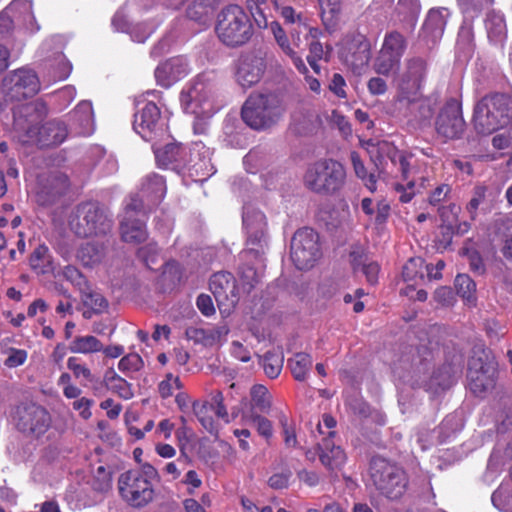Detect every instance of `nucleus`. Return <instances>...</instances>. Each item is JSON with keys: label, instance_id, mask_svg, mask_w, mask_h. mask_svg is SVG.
<instances>
[{"label": "nucleus", "instance_id": "1", "mask_svg": "<svg viewBox=\"0 0 512 512\" xmlns=\"http://www.w3.org/2000/svg\"><path fill=\"white\" fill-rule=\"evenodd\" d=\"M71 230L79 237H96L82 248V256H101L112 251L114 239L110 236L113 220L98 202L78 204L70 218Z\"/></svg>", "mask_w": 512, "mask_h": 512}, {"label": "nucleus", "instance_id": "2", "mask_svg": "<svg viewBox=\"0 0 512 512\" xmlns=\"http://www.w3.org/2000/svg\"><path fill=\"white\" fill-rule=\"evenodd\" d=\"M47 113V105L41 100L20 105L13 111V127L40 148L56 147L67 138V125L61 120L53 119L39 128L35 127L34 124L41 121Z\"/></svg>", "mask_w": 512, "mask_h": 512}, {"label": "nucleus", "instance_id": "3", "mask_svg": "<svg viewBox=\"0 0 512 512\" xmlns=\"http://www.w3.org/2000/svg\"><path fill=\"white\" fill-rule=\"evenodd\" d=\"M157 479L158 471L150 463L125 471L117 481L119 496L130 507L143 508L154 500Z\"/></svg>", "mask_w": 512, "mask_h": 512}, {"label": "nucleus", "instance_id": "4", "mask_svg": "<svg viewBox=\"0 0 512 512\" xmlns=\"http://www.w3.org/2000/svg\"><path fill=\"white\" fill-rule=\"evenodd\" d=\"M512 118V100L503 93L482 97L475 105L473 125L478 134L490 135L506 126Z\"/></svg>", "mask_w": 512, "mask_h": 512}, {"label": "nucleus", "instance_id": "5", "mask_svg": "<svg viewBox=\"0 0 512 512\" xmlns=\"http://www.w3.org/2000/svg\"><path fill=\"white\" fill-rule=\"evenodd\" d=\"M346 182V169L334 159H320L310 164L304 175L303 184L311 192L332 196L340 192Z\"/></svg>", "mask_w": 512, "mask_h": 512}, {"label": "nucleus", "instance_id": "6", "mask_svg": "<svg viewBox=\"0 0 512 512\" xmlns=\"http://www.w3.org/2000/svg\"><path fill=\"white\" fill-rule=\"evenodd\" d=\"M217 92L215 76L208 73L200 74L187 91H182L181 106L186 113L197 118L210 117L219 109Z\"/></svg>", "mask_w": 512, "mask_h": 512}, {"label": "nucleus", "instance_id": "7", "mask_svg": "<svg viewBox=\"0 0 512 512\" xmlns=\"http://www.w3.org/2000/svg\"><path fill=\"white\" fill-rule=\"evenodd\" d=\"M284 111L282 100L276 94H251L243 104L241 117L250 128L266 130L279 122Z\"/></svg>", "mask_w": 512, "mask_h": 512}, {"label": "nucleus", "instance_id": "8", "mask_svg": "<svg viewBox=\"0 0 512 512\" xmlns=\"http://www.w3.org/2000/svg\"><path fill=\"white\" fill-rule=\"evenodd\" d=\"M215 31L223 44L228 47H239L250 40L253 26L242 7L231 4L218 13Z\"/></svg>", "mask_w": 512, "mask_h": 512}, {"label": "nucleus", "instance_id": "9", "mask_svg": "<svg viewBox=\"0 0 512 512\" xmlns=\"http://www.w3.org/2000/svg\"><path fill=\"white\" fill-rule=\"evenodd\" d=\"M429 72L426 58L422 56L408 57L404 61L403 68L394 78L397 89V100L410 99L417 96L422 89Z\"/></svg>", "mask_w": 512, "mask_h": 512}, {"label": "nucleus", "instance_id": "10", "mask_svg": "<svg viewBox=\"0 0 512 512\" xmlns=\"http://www.w3.org/2000/svg\"><path fill=\"white\" fill-rule=\"evenodd\" d=\"M407 48L406 38L398 31L386 33L382 46L373 60L374 72L382 76L395 75Z\"/></svg>", "mask_w": 512, "mask_h": 512}, {"label": "nucleus", "instance_id": "11", "mask_svg": "<svg viewBox=\"0 0 512 512\" xmlns=\"http://www.w3.org/2000/svg\"><path fill=\"white\" fill-rule=\"evenodd\" d=\"M243 226L246 231V251L261 256L269 252V237L265 214L252 207H245Z\"/></svg>", "mask_w": 512, "mask_h": 512}, {"label": "nucleus", "instance_id": "12", "mask_svg": "<svg viewBox=\"0 0 512 512\" xmlns=\"http://www.w3.org/2000/svg\"><path fill=\"white\" fill-rule=\"evenodd\" d=\"M3 89L8 99L21 101L35 96L40 91V81L34 70L19 68L5 76Z\"/></svg>", "mask_w": 512, "mask_h": 512}, {"label": "nucleus", "instance_id": "13", "mask_svg": "<svg viewBox=\"0 0 512 512\" xmlns=\"http://www.w3.org/2000/svg\"><path fill=\"white\" fill-rule=\"evenodd\" d=\"M370 473L375 486L387 497L397 498L405 490L403 473L384 459H374Z\"/></svg>", "mask_w": 512, "mask_h": 512}, {"label": "nucleus", "instance_id": "14", "mask_svg": "<svg viewBox=\"0 0 512 512\" xmlns=\"http://www.w3.org/2000/svg\"><path fill=\"white\" fill-rule=\"evenodd\" d=\"M13 422L23 433L40 437L50 426V415L41 406L30 403L20 404L13 412Z\"/></svg>", "mask_w": 512, "mask_h": 512}, {"label": "nucleus", "instance_id": "15", "mask_svg": "<svg viewBox=\"0 0 512 512\" xmlns=\"http://www.w3.org/2000/svg\"><path fill=\"white\" fill-rule=\"evenodd\" d=\"M209 287L223 316L231 314L240 299L241 289L235 277L226 271L217 272L210 278Z\"/></svg>", "mask_w": 512, "mask_h": 512}, {"label": "nucleus", "instance_id": "16", "mask_svg": "<svg viewBox=\"0 0 512 512\" xmlns=\"http://www.w3.org/2000/svg\"><path fill=\"white\" fill-rule=\"evenodd\" d=\"M465 127L461 103L454 98L449 99L436 117L437 135L445 141L459 139L463 135Z\"/></svg>", "mask_w": 512, "mask_h": 512}, {"label": "nucleus", "instance_id": "17", "mask_svg": "<svg viewBox=\"0 0 512 512\" xmlns=\"http://www.w3.org/2000/svg\"><path fill=\"white\" fill-rule=\"evenodd\" d=\"M69 187V177L64 172L50 171L39 179L36 202L40 206H52L68 191Z\"/></svg>", "mask_w": 512, "mask_h": 512}, {"label": "nucleus", "instance_id": "18", "mask_svg": "<svg viewBox=\"0 0 512 512\" xmlns=\"http://www.w3.org/2000/svg\"><path fill=\"white\" fill-rule=\"evenodd\" d=\"M133 128L144 140L152 141L163 131L161 112L153 102H146L134 114Z\"/></svg>", "mask_w": 512, "mask_h": 512}, {"label": "nucleus", "instance_id": "19", "mask_svg": "<svg viewBox=\"0 0 512 512\" xmlns=\"http://www.w3.org/2000/svg\"><path fill=\"white\" fill-rule=\"evenodd\" d=\"M266 70L265 59L256 52L245 53L240 56L235 78L243 88H250L257 84Z\"/></svg>", "mask_w": 512, "mask_h": 512}, {"label": "nucleus", "instance_id": "20", "mask_svg": "<svg viewBox=\"0 0 512 512\" xmlns=\"http://www.w3.org/2000/svg\"><path fill=\"white\" fill-rule=\"evenodd\" d=\"M291 256H316L322 252L320 237L312 228H302L295 232L290 244Z\"/></svg>", "mask_w": 512, "mask_h": 512}, {"label": "nucleus", "instance_id": "21", "mask_svg": "<svg viewBox=\"0 0 512 512\" xmlns=\"http://www.w3.org/2000/svg\"><path fill=\"white\" fill-rule=\"evenodd\" d=\"M188 73V64L185 59L175 57L160 64L155 69V78L162 87H170Z\"/></svg>", "mask_w": 512, "mask_h": 512}, {"label": "nucleus", "instance_id": "22", "mask_svg": "<svg viewBox=\"0 0 512 512\" xmlns=\"http://www.w3.org/2000/svg\"><path fill=\"white\" fill-rule=\"evenodd\" d=\"M450 12L447 8H433L428 12L422 28V37L435 44L441 39Z\"/></svg>", "mask_w": 512, "mask_h": 512}, {"label": "nucleus", "instance_id": "23", "mask_svg": "<svg viewBox=\"0 0 512 512\" xmlns=\"http://www.w3.org/2000/svg\"><path fill=\"white\" fill-rule=\"evenodd\" d=\"M229 333L227 325L209 328H191L187 330V336L196 343L206 347L220 346L226 341Z\"/></svg>", "mask_w": 512, "mask_h": 512}, {"label": "nucleus", "instance_id": "24", "mask_svg": "<svg viewBox=\"0 0 512 512\" xmlns=\"http://www.w3.org/2000/svg\"><path fill=\"white\" fill-rule=\"evenodd\" d=\"M432 370V358L430 352H425V356L419 353L413 356L410 369L407 375H399L404 381L410 382L413 386L426 385Z\"/></svg>", "mask_w": 512, "mask_h": 512}, {"label": "nucleus", "instance_id": "25", "mask_svg": "<svg viewBox=\"0 0 512 512\" xmlns=\"http://www.w3.org/2000/svg\"><path fill=\"white\" fill-rule=\"evenodd\" d=\"M347 61L355 71H361L371 59V43L363 35H357L351 40Z\"/></svg>", "mask_w": 512, "mask_h": 512}, {"label": "nucleus", "instance_id": "26", "mask_svg": "<svg viewBox=\"0 0 512 512\" xmlns=\"http://www.w3.org/2000/svg\"><path fill=\"white\" fill-rule=\"evenodd\" d=\"M382 153H386L393 164L399 165L402 177L407 179L410 173L409 157H407L403 152L398 151L395 147L383 142L378 144L377 154L371 156L378 169L380 168V165H382Z\"/></svg>", "mask_w": 512, "mask_h": 512}, {"label": "nucleus", "instance_id": "27", "mask_svg": "<svg viewBox=\"0 0 512 512\" xmlns=\"http://www.w3.org/2000/svg\"><path fill=\"white\" fill-rule=\"evenodd\" d=\"M271 31L273 33V36L278 44V46L281 48L282 52L287 55L293 62L296 69L302 73L307 74L308 68L305 65L303 59L301 56H299L294 49L292 48L289 39L286 35V32L281 27V25L278 22H272L271 23Z\"/></svg>", "mask_w": 512, "mask_h": 512}, {"label": "nucleus", "instance_id": "28", "mask_svg": "<svg viewBox=\"0 0 512 512\" xmlns=\"http://www.w3.org/2000/svg\"><path fill=\"white\" fill-rule=\"evenodd\" d=\"M321 463L329 469H336L345 462V453L340 446L334 445L329 438H322L317 443Z\"/></svg>", "mask_w": 512, "mask_h": 512}, {"label": "nucleus", "instance_id": "29", "mask_svg": "<svg viewBox=\"0 0 512 512\" xmlns=\"http://www.w3.org/2000/svg\"><path fill=\"white\" fill-rule=\"evenodd\" d=\"M459 208L455 204H451L447 207L439 208L442 225L440 226L441 236L438 238L436 247L439 253H444L447 248L451 245L453 234L455 233L454 225L449 220L448 213L456 216Z\"/></svg>", "mask_w": 512, "mask_h": 512}, {"label": "nucleus", "instance_id": "30", "mask_svg": "<svg viewBox=\"0 0 512 512\" xmlns=\"http://www.w3.org/2000/svg\"><path fill=\"white\" fill-rule=\"evenodd\" d=\"M120 233L124 242L135 245L147 238L144 222L135 217H123L120 222Z\"/></svg>", "mask_w": 512, "mask_h": 512}, {"label": "nucleus", "instance_id": "31", "mask_svg": "<svg viewBox=\"0 0 512 512\" xmlns=\"http://www.w3.org/2000/svg\"><path fill=\"white\" fill-rule=\"evenodd\" d=\"M166 192L165 181L163 177L157 174H151L144 178L140 194L152 205H157Z\"/></svg>", "mask_w": 512, "mask_h": 512}, {"label": "nucleus", "instance_id": "32", "mask_svg": "<svg viewBox=\"0 0 512 512\" xmlns=\"http://www.w3.org/2000/svg\"><path fill=\"white\" fill-rule=\"evenodd\" d=\"M90 486L94 496L91 500L84 502V505H92L99 501L102 495L108 493L112 488V475L109 470L103 466H99L90 481Z\"/></svg>", "mask_w": 512, "mask_h": 512}, {"label": "nucleus", "instance_id": "33", "mask_svg": "<svg viewBox=\"0 0 512 512\" xmlns=\"http://www.w3.org/2000/svg\"><path fill=\"white\" fill-rule=\"evenodd\" d=\"M69 350L76 354L98 353L103 350V344L93 335H79L71 340Z\"/></svg>", "mask_w": 512, "mask_h": 512}, {"label": "nucleus", "instance_id": "34", "mask_svg": "<svg viewBox=\"0 0 512 512\" xmlns=\"http://www.w3.org/2000/svg\"><path fill=\"white\" fill-rule=\"evenodd\" d=\"M403 101H407L411 120H414L417 124H426L431 119L433 109L427 100L417 99L416 96H412L410 99H403Z\"/></svg>", "mask_w": 512, "mask_h": 512}, {"label": "nucleus", "instance_id": "35", "mask_svg": "<svg viewBox=\"0 0 512 512\" xmlns=\"http://www.w3.org/2000/svg\"><path fill=\"white\" fill-rule=\"evenodd\" d=\"M192 407L195 416L203 428L210 433H214L217 430L214 418V405L206 401H195Z\"/></svg>", "mask_w": 512, "mask_h": 512}, {"label": "nucleus", "instance_id": "36", "mask_svg": "<svg viewBox=\"0 0 512 512\" xmlns=\"http://www.w3.org/2000/svg\"><path fill=\"white\" fill-rule=\"evenodd\" d=\"M82 293V302L89 309L83 313L85 318H91L92 313L100 314L107 309L108 302L100 293L90 291L88 287Z\"/></svg>", "mask_w": 512, "mask_h": 512}, {"label": "nucleus", "instance_id": "37", "mask_svg": "<svg viewBox=\"0 0 512 512\" xmlns=\"http://www.w3.org/2000/svg\"><path fill=\"white\" fill-rule=\"evenodd\" d=\"M284 363V355L281 349L274 348L267 353L262 358V366L265 374L270 378H276L282 368Z\"/></svg>", "mask_w": 512, "mask_h": 512}, {"label": "nucleus", "instance_id": "38", "mask_svg": "<svg viewBox=\"0 0 512 512\" xmlns=\"http://www.w3.org/2000/svg\"><path fill=\"white\" fill-rule=\"evenodd\" d=\"M292 375L298 381H304L311 369L312 358L306 353H297L288 360Z\"/></svg>", "mask_w": 512, "mask_h": 512}, {"label": "nucleus", "instance_id": "39", "mask_svg": "<svg viewBox=\"0 0 512 512\" xmlns=\"http://www.w3.org/2000/svg\"><path fill=\"white\" fill-rule=\"evenodd\" d=\"M488 37L492 41H502L506 36L504 17L496 12H490L485 21Z\"/></svg>", "mask_w": 512, "mask_h": 512}, {"label": "nucleus", "instance_id": "40", "mask_svg": "<svg viewBox=\"0 0 512 512\" xmlns=\"http://www.w3.org/2000/svg\"><path fill=\"white\" fill-rule=\"evenodd\" d=\"M419 0H398L394 13L399 21L414 22L420 13Z\"/></svg>", "mask_w": 512, "mask_h": 512}, {"label": "nucleus", "instance_id": "41", "mask_svg": "<svg viewBox=\"0 0 512 512\" xmlns=\"http://www.w3.org/2000/svg\"><path fill=\"white\" fill-rule=\"evenodd\" d=\"M350 160L352 162L355 175L364 182L365 186L371 192H375L377 189L376 177L372 173H370V174L367 173L366 167H365L363 161L361 160L358 152L352 151L350 153Z\"/></svg>", "mask_w": 512, "mask_h": 512}, {"label": "nucleus", "instance_id": "42", "mask_svg": "<svg viewBox=\"0 0 512 512\" xmlns=\"http://www.w3.org/2000/svg\"><path fill=\"white\" fill-rule=\"evenodd\" d=\"M455 287L457 293L466 301L470 306L475 305V289L474 281L466 274H458L455 279Z\"/></svg>", "mask_w": 512, "mask_h": 512}, {"label": "nucleus", "instance_id": "43", "mask_svg": "<svg viewBox=\"0 0 512 512\" xmlns=\"http://www.w3.org/2000/svg\"><path fill=\"white\" fill-rule=\"evenodd\" d=\"M182 147L178 144H167L163 149L156 151V159L160 165L168 166L181 161Z\"/></svg>", "mask_w": 512, "mask_h": 512}, {"label": "nucleus", "instance_id": "44", "mask_svg": "<svg viewBox=\"0 0 512 512\" xmlns=\"http://www.w3.org/2000/svg\"><path fill=\"white\" fill-rule=\"evenodd\" d=\"M325 25L333 24L342 10V0H318Z\"/></svg>", "mask_w": 512, "mask_h": 512}, {"label": "nucleus", "instance_id": "45", "mask_svg": "<svg viewBox=\"0 0 512 512\" xmlns=\"http://www.w3.org/2000/svg\"><path fill=\"white\" fill-rule=\"evenodd\" d=\"M402 275L405 281H411L417 277L424 278L425 258H409L403 266Z\"/></svg>", "mask_w": 512, "mask_h": 512}, {"label": "nucleus", "instance_id": "46", "mask_svg": "<svg viewBox=\"0 0 512 512\" xmlns=\"http://www.w3.org/2000/svg\"><path fill=\"white\" fill-rule=\"evenodd\" d=\"M246 423L253 425L258 434L264 437L266 440H269L273 436V426L272 422L264 416L258 414H251L246 419Z\"/></svg>", "mask_w": 512, "mask_h": 512}, {"label": "nucleus", "instance_id": "47", "mask_svg": "<svg viewBox=\"0 0 512 512\" xmlns=\"http://www.w3.org/2000/svg\"><path fill=\"white\" fill-rule=\"evenodd\" d=\"M72 118L82 127H88L93 118V108L89 101L80 102L71 114Z\"/></svg>", "mask_w": 512, "mask_h": 512}, {"label": "nucleus", "instance_id": "48", "mask_svg": "<svg viewBox=\"0 0 512 512\" xmlns=\"http://www.w3.org/2000/svg\"><path fill=\"white\" fill-rule=\"evenodd\" d=\"M251 398L253 405L261 411L270 407L271 396L267 388L263 385H254L251 388Z\"/></svg>", "mask_w": 512, "mask_h": 512}, {"label": "nucleus", "instance_id": "49", "mask_svg": "<svg viewBox=\"0 0 512 512\" xmlns=\"http://www.w3.org/2000/svg\"><path fill=\"white\" fill-rule=\"evenodd\" d=\"M29 265L37 274L60 275L51 258H29Z\"/></svg>", "mask_w": 512, "mask_h": 512}, {"label": "nucleus", "instance_id": "50", "mask_svg": "<svg viewBox=\"0 0 512 512\" xmlns=\"http://www.w3.org/2000/svg\"><path fill=\"white\" fill-rule=\"evenodd\" d=\"M144 362L137 353H130L122 357L118 363V369L122 372L131 373L141 370Z\"/></svg>", "mask_w": 512, "mask_h": 512}, {"label": "nucleus", "instance_id": "51", "mask_svg": "<svg viewBox=\"0 0 512 512\" xmlns=\"http://www.w3.org/2000/svg\"><path fill=\"white\" fill-rule=\"evenodd\" d=\"M472 365H473V363H470L469 371H468V379L470 381L469 385H470V389L474 393H479V392L486 390L489 386V383L487 382V380L485 378L484 371H482L483 368L481 367V371H476V370L474 371L472 368Z\"/></svg>", "mask_w": 512, "mask_h": 512}, {"label": "nucleus", "instance_id": "52", "mask_svg": "<svg viewBox=\"0 0 512 512\" xmlns=\"http://www.w3.org/2000/svg\"><path fill=\"white\" fill-rule=\"evenodd\" d=\"M67 368L73 372L74 377L78 380H92L91 370L76 357L68 358Z\"/></svg>", "mask_w": 512, "mask_h": 512}, {"label": "nucleus", "instance_id": "53", "mask_svg": "<svg viewBox=\"0 0 512 512\" xmlns=\"http://www.w3.org/2000/svg\"><path fill=\"white\" fill-rule=\"evenodd\" d=\"M462 12L470 17L478 15L493 0H457Z\"/></svg>", "mask_w": 512, "mask_h": 512}, {"label": "nucleus", "instance_id": "54", "mask_svg": "<svg viewBox=\"0 0 512 512\" xmlns=\"http://www.w3.org/2000/svg\"><path fill=\"white\" fill-rule=\"evenodd\" d=\"M60 274H63L64 278L70 281L75 286L79 287L81 291L87 289V281L81 272L74 266L66 265L63 270L58 269Z\"/></svg>", "mask_w": 512, "mask_h": 512}, {"label": "nucleus", "instance_id": "55", "mask_svg": "<svg viewBox=\"0 0 512 512\" xmlns=\"http://www.w3.org/2000/svg\"><path fill=\"white\" fill-rule=\"evenodd\" d=\"M182 387L179 377L173 374H167L166 378L159 384V393L163 398H168L173 395L176 390Z\"/></svg>", "mask_w": 512, "mask_h": 512}, {"label": "nucleus", "instance_id": "56", "mask_svg": "<svg viewBox=\"0 0 512 512\" xmlns=\"http://www.w3.org/2000/svg\"><path fill=\"white\" fill-rule=\"evenodd\" d=\"M458 49L464 51L467 55L473 51V32L469 27H462L457 39Z\"/></svg>", "mask_w": 512, "mask_h": 512}, {"label": "nucleus", "instance_id": "57", "mask_svg": "<svg viewBox=\"0 0 512 512\" xmlns=\"http://www.w3.org/2000/svg\"><path fill=\"white\" fill-rule=\"evenodd\" d=\"M27 359V351L24 349L10 348L5 365L9 368H15L25 363Z\"/></svg>", "mask_w": 512, "mask_h": 512}, {"label": "nucleus", "instance_id": "58", "mask_svg": "<svg viewBox=\"0 0 512 512\" xmlns=\"http://www.w3.org/2000/svg\"><path fill=\"white\" fill-rule=\"evenodd\" d=\"M113 392L117 393L121 398L128 400L133 397V391L130 384L123 378L117 377L113 379L111 384Z\"/></svg>", "mask_w": 512, "mask_h": 512}, {"label": "nucleus", "instance_id": "59", "mask_svg": "<svg viewBox=\"0 0 512 512\" xmlns=\"http://www.w3.org/2000/svg\"><path fill=\"white\" fill-rule=\"evenodd\" d=\"M181 482L187 487V493L190 495L195 494L202 485V479L195 470H188Z\"/></svg>", "mask_w": 512, "mask_h": 512}, {"label": "nucleus", "instance_id": "60", "mask_svg": "<svg viewBox=\"0 0 512 512\" xmlns=\"http://www.w3.org/2000/svg\"><path fill=\"white\" fill-rule=\"evenodd\" d=\"M356 270H361V272L366 276L367 281L371 284L376 283L377 281V275L379 272V266L376 262L370 261L368 263L361 262L358 264H355Z\"/></svg>", "mask_w": 512, "mask_h": 512}, {"label": "nucleus", "instance_id": "61", "mask_svg": "<svg viewBox=\"0 0 512 512\" xmlns=\"http://www.w3.org/2000/svg\"><path fill=\"white\" fill-rule=\"evenodd\" d=\"M367 88L371 95L379 96L388 91V84L384 78L375 76L369 79L367 82Z\"/></svg>", "mask_w": 512, "mask_h": 512}, {"label": "nucleus", "instance_id": "62", "mask_svg": "<svg viewBox=\"0 0 512 512\" xmlns=\"http://www.w3.org/2000/svg\"><path fill=\"white\" fill-rule=\"evenodd\" d=\"M280 422L283 427V437H284V443H285L286 447H288V448L298 447V440H297L295 429L292 426L288 425L286 417H282L280 419Z\"/></svg>", "mask_w": 512, "mask_h": 512}, {"label": "nucleus", "instance_id": "63", "mask_svg": "<svg viewBox=\"0 0 512 512\" xmlns=\"http://www.w3.org/2000/svg\"><path fill=\"white\" fill-rule=\"evenodd\" d=\"M336 426V420L330 415H324L322 422L317 423V431L323 438H329L334 435L331 431Z\"/></svg>", "mask_w": 512, "mask_h": 512}, {"label": "nucleus", "instance_id": "64", "mask_svg": "<svg viewBox=\"0 0 512 512\" xmlns=\"http://www.w3.org/2000/svg\"><path fill=\"white\" fill-rule=\"evenodd\" d=\"M93 405V400L88 399L86 397L79 398L73 402V409L79 412V415L87 420L91 417V406Z\"/></svg>", "mask_w": 512, "mask_h": 512}]
</instances>
